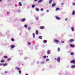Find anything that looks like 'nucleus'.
<instances>
[{
    "mask_svg": "<svg viewBox=\"0 0 75 75\" xmlns=\"http://www.w3.org/2000/svg\"><path fill=\"white\" fill-rule=\"evenodd\" d=\"M70 45L71 47H75V45Z\"/></svg>",
    "mask_w": 75,
    "mask_h": 75,
    "instance_id": "412c9836",
    "label": "nucleus"
},
{
    "mask_svg": "<svg viewBox=\"0 0 75 75\" xmlns=\"http://www.w3.org/2000/svg\"><path fill=\"white\" fill-rule=\"evenodd\" d=\"M25 18H23L21 20V21L22 22H23L24 21H25Z\"/></svg>",
    "mask_w": 75,
    "mask_h": 75,
    "instance_id": "9d476101",
    "label": "nucleus"
},
{
    "mask_svg": "<svg viewBox=\"0 0 75 75\" xmlns=\"http://www.w3.org/2000/svg\"><path fill=\"white\" fill-rule=\"evenodd\" d=\"M47 61H49V59H46Z\"/></svg>",
    "mask_w": 75,
    "mask_h": 75,
    "instance_id": "ea45409f",
    "label": "nucleus"
},
{
    "mask_svg": "<svg viewBox=\"0 0 75 75\" xmlns=\"http://www.w3.org/2000/svg\"><path fill=\"white\" fill-rule=\"evenodd\" d=\"M75 13V12L74 11H73L72 12V15H74Z\"/></svg>",
    "mask_w": 75,
    "mask_h": 75,
    "instance_id": "dca6fc26",
    "label": "nucleus"
},
{
    "mask_svg": "<svg viewBox=\"0 0 75 75\" xmlns=\"http://www.w3.org/2000/svg\"><path fill=\"white\" fill-rule=\"evenodd\" d=\"M28 30H31V27H29L28 28Z\"/></svg>",
    "mask_w": 75,
    "mask_h": 75,
    "instance_id": "c9c22d12",
    "label": "nucleus"
},
{
    "mask_svg": "<svg viewBox=\"0 0 75 75\" xmlns=\"http://www.w3.org/2000/svg\"><path fill=\"white\" fill-rule=\"evenodd\" d=\"M57 61L58 62H60V57H59L57 58Z\"/></svg>",
    "mask_w": 75,
    "mask_h": 75,
    "instance_id": "f03ea898",
    "label": "nucleus"
},
{
    "mask_svg": "<svg viewBox=\"0 0 75 75\" xmlns=\"http://www.w3.org/2000/svg\"><path fill=\"white\" fill-rule=\"evenodd\" d=\"M41 63L42 64H43V63H44V62H41Z\"/></svg>",
    "mask_w": 75,
    "mask_h": 75,
    "instance_id": "de8ad7c7",
    "label": "nucleus"
},
{
    "mask_svg": "<svg viewBox=\"0 0 75 75\" xmlns=\"http://www.w3.org/2000/svg\"><path fill=\"white\" fill-rule=\"evenodd\" d=\"M71 30H72V31H74V28L73 27L72 28Z\"/></svg>",
    "mask_w": 75,
    "mask_h": 75,
    "instance_id": "b1692460",
    "label": "nucleus"
},
{
    "mask_svg": "<svg viewBox=\"0 0 75 75\" xmlns=\"http://www.w3.org/2000/svg\"><path fill=\"white\" fill-rule=\"evenodd\" d=\"M2 65H3V64L0 63V66H2Z\"/></svg>",
    "mask_w": 75,
    "mask_h": 75,
    "instance_id": "58836bf2",
    "label": "nucleus"
},
{
    "mask_svg": "<svg viewBox=\"0 0 75 75\" xmlns=\"http://www.w3.org/2000/svg\"><path fill=\"white\" fill-rule=\"evenodd\" d=\"M4 58H8V57L7 56H4Z\"/></svg>",
    "mask_w": 75,
    "mask_h": 75,
    "instance_id": "5701e85b",
    "label": "nucleus"
},
{
    "mask_svg": "<svg viewBox=\"0 0 75 75\" xmlns=\"http://www.w3.org/2000/svg\"><path fill=\"white\" fill-rule=\"evenodd\" d=\"M4 62V60H1V62Z\"/></svg>",
    "mask_w": 75,
    "mask_h": 75,
    "instance_id": "72a5a7b5",
    "label": "nucleus"
},
{
    "mask_svg": "<svg viewBox=\"0 0 75 75\" xmlns=\"http://www.w3.org/2000/svg\"><path fill=\"white\" fill-rule=\"evenodd\" d=\"M69 41L70 42H73V41H74V39L70 40H69Z\"/></svg>",
    "mask_w": 75,
    "mask_h": 75,
    "instance_id": "20e7f679",
    "label": "nucleus"
},
{
    "mask_svg": "<svg viewBox=\"0 0 75 75\" xmlns=\"http://www.w3.org/2000/svg\"><path fill=\"white\" fill-rule=\"evenodd\" d=\"M46 12H47V13H48V12H49V10H47L46 11Z\"/></svg>",
    "mask_w": 75,
    "mask_h": 75,
    "instance_id": "c03bdc74",
    "label": "nucleus"
},
{
    "mask_svg": "<svg viewBox=\"0 0 75 75\" xmlns=\"http://www.w3.org/2000/svg\"><path fill=\"white\" fill-rule=\"evenodd\" d=\"M24 27H25V28H27V25H25Z\"/></svg>",
    "mask_w": 75,
    "mask_h": 75,
    "instance_id": "2f4dec72",
    "label": "nucleus"
},
{
    "mask_svg": "<svg viewBox=\"0 0 75 75\" xmlns=\"http://www.w3.org/2000/svg\"><path fill=\"white\" fill-rule=\"evenodd\" d=\"M11 40L12 41H14V39L13 38L11 39Z\"/></svg>",
    "mask_w": 75,
    "mask_h": 75,
    "instance_id": "c756f323",
    "label": "nucleus"
},
{
    "mask_svg": "<svg viewBox=\"0 0 75 75\" xmlns=\"http://www.w3.org/2000/svg\"><path fill=\"white\" fill-rule=\"evenodd\" d=\"M21 73V71H19V74H20Z\"/></svg>",
    "mask_w": 75,
    "mask_h": 75,
    "instance_id": "7c9ffc66",
    "label": "nucleus"
},
{
    "mask_svg": "<svg viewBox=\"0 0 75 75\" xmlns=\"http://www.w3.org/2000/svg\"><path fill=\"white\" fill-rule=\"evenodd\" d=\"M28 44L29 45H31V43H30V42H28Z\"/></svg>",
    "mask_w": 75,
    "mask_h": 75,
    "instance_id": "37998d69",
    "label": "nucleus"
},
{
    "mask_svg": "<svg viewBox=\"0 0 75 75\" xmlns=\"http://www.w3.org/2000/svg\"><path fill=\"white\" fill-rule=\"evenodd\" d=\"M33 38H35V34H34V33H33Z\"/></svg>",
    "mask_w": 75,
    "mask_h": 75,
    "instance_id": "4468645a",
    "label": "nucleus"
},
{
    "mask_svg": "<svg viewBox=\"0 0 75 75\" xmlns=\"http://www.w3.org/2000/svg\"><path fill=\"white\" fill-rule=\"evenodd\" d=\"M28 75V74H26V75Z\"/></svg>",
    "mask_w": 75,
    "mask_h": 75,
    "instance_id": "603ef678",
    "label": "nucleus"
},
{
    "mask_svg": "<svg viewBox=\"0 0 75 75\" xmlns=\"http://www.w3.org/2000/svg\"><path fill=\"white\" fill-rule=\"evenodd\" d=\"M11 48H14L15 47V45H12L11 46Z\"/></svg>",
    "mask_w": 75,
    "mask_h": 75,
    "instance_id": "39448f33",
    "label": "nucleus"
},
{
    "mask_svg": "<svg viewBox=\"0 0 75 75\" xmlns=\"http://www.w3.org/2000/svg\"><path fill=\"white\" fill-rule=\"evenodd\" d=\"M59 10V8H56V11H58V10Z\"/></svg>",
    "mask_w": 75,
    "mask_h": 75,
    "instance_id": "ddd939ff",
    "label": "nucleus"
},
{
    "mask_svg": "<svg viewBox=\"0 0 75 75\" xmlns=\"http://www.w3.org/2000/svg\"><path fill=\"white\" fill-rule=\"evenodd\" d=\"M61 42L62 43H64V41H62Z\"/></svg>",
    "mask_w": 75,
    "mask_h": 75,
    "instance_id": "e433bc0d",
    "label": "nucleus"
},
{
    "mask_svg": "<svg viewBox=\"0 0 75 75\" xmlns=\"http://www.w3.org/2000/svg\"><path fill=\"white\" fill-rule=\"evenodd\" d=\"M6 65H7V63H5L3 65V66H6Z\"/></svg>",
    "mask_w": 75,
    "mask_h": 75,
    "instance_id": "a878e982",
    "label": "nucleus"
},
{
    "mask_svg": "<svg viewBox=\"0 0 75 75\" xmlns=\"http://www.w3.org/2000/svg\"><path fill=\"white\" fill-rule=\"evenodd\" d=\"M43 57H44V58H47V56H43Z\"/></svg>",
    "mask_w": 75,
    "mask_h": 75,
    "instance_id": "4c0bfd02",
    "label": "nucleus"
},
{
    "mask_svg": "<svg viewBox=\"0 0 75 75\" xmlns=\"http://www.w3.org/2000/svg\"><path fill=\"white\" fill-rule=\"evenodd\" d=\"M7 71H5V73H7Z\"/></svg>",
    "mask_w": 75,
    "mask_h": 75,
    "instance_id": "8fccbe9b",
    "label": "nucleus"
},
{
    "mask_svg": "<svg viewBox=\"0 0 75 75\" xmlns=\"http://www.w3.org/2000/svg\"><path fill=\"white\" fill-rule=\"evenodd\" d=\"M54 41L55 42H59V41L58 40H57V39H55L54 40Z\"/></svg>",
    "mask_w": 75,
    "mask_h": 75,
    "instance_id": "423d86ee",
    "label": "nucleus"
},
{
    "mask_svg": "<svg viewBox=\"0 0 75 75\" xmlns=\"http://www.w3.org/2000/svg\"><path fill=\"white\" fill-rule=\"evenodd\" d=\"M19 6H22V4H21V2H19Z\"/></svg>",
    "mask_w": 75,
    "mask_h": 75,
    "instance_id": "2eb2a0df",
    "label": "nucleus"
},
{
    "mask_svg": "<svg viewBox=\"0 0 75 75\" xmlns=\"http://www.w3.org/2000/svg\"><path fill=\"white\" fill-rule=\"evenodd\" d=\"M70 63H72V64H75V61L74 60H73L70 61Z\"/></svg>",
    "mask_w": 75,
    "mask_h": 75,
    "instance_id": "f257e3e1",
    "label": "nucleus"
},
{
    "mask_svg": "<svg viewBox=\"0 0 75 75\" xmlns=\"http://www.w3.org/2000/svg\"><path fill=\"white\" fill-rule=\"evenodd\" d=\"M11 59V58H9L8 59H7V61H10Z\"/></svg>",
    "mask_w": 75,
    "mask_h": 75,
    "instance_id": "393cba45",
    "label": "nucleus"
},
{
    "mask_svg": "<svg viewBox=\"0 0 75 75\" xmlns=\"http://www.w3.org/2000/svg\"><path fill=\"white\" fill-rule=\"evenodd\" d=\"M35 7V5H32V7L33 8H34V7Z\"/></svg>",
    "mask_w": 75,
    "mask_h": 75,
    "instance_id": "473e14b6",
    "label": "nucleus"
},
{
    "mask_svg": "<svg viewBox=\"0 0 75 75\" xmlns=\"http://www.w3.org/2000/svg\"><path fill=\"white\" fill-rule=\"evenodd\" d=\"M38 17H36V20H38Z\"/></svg>",
    "mask_w": 75,
    "mask_h": 75,
    "instance_id": "a19ab883",
    "label": "nucleus"
},
{
    "mask_svg": "<svg viewBox=\"0 0 75 75\" xmlns=\"http://www.w3.org/2000/svg\"><path fill=\"white\" fill-rule=\"evenodd\" d=\"M74 53L73 52H71V55H74Z\"/></svg>",
    "mask_w": 75,
    "mask_h": 75,
    "instance_id": "f3484780",
    "label": "nucleus"
},
{
    "mask_svg": "<svg viewBox=\"0 0 75 75\" xmlns=\"http://www.w3.org/2000/svg\"><path fill=\"white\" fill-rule=\"evenodd\" d=\"M67 20H68V18H65L64 19V20H65V21H67Z\"/></svg>",
    "mask_w": 75,
    "mask_h": 75,
    "instance_id": "f704fd0d",
    "label": "nucleus"
},
{
    "mask_svg": "<svg viewBox=\"0 0 75 75\" xmlns=\"http://www.w3.org/2000/svg\"><path fill=\"white\" fill-rule=\"evenodd\" d=\"M35 33L36 35H38V30H36Z\"/></svg>",
    "mask_w": 75,
    "mask_h": 75,
    "instance_id": "9b49d317",
    "label": "nucleus"
},
{
    "mask_svg": "<svg viewBox=\"0 0 75 75\" xmlns=\"http://www.w3.org/2000/svg\"><path fill=\"white\" fill-rule=\"evenodd\" d=\"M72 4H73V5H75V3H73Z\"/></svg>",
    "mask_w": 75,
    "mask_h": 75,
    "instance_id": "a18cd8bd",
    "label": "nucleus"
},
{
    "mask_svg": "<svg viewBox=\"0 0 75 75\" xmlns=\"http://www.w3.org/2000/svg\"><path fill=\"white\" fill-rule=\"evenodd\" d=\"M43 8H42L41 9V11H43Z\"/></svg>",
    "mask_w": 75,
    "mask_h": 75,
    "instance_id": "79ce46f5",
    "label": "nucleus"
},
{
    "mask_svg": "<svg viewBox=\"0 0 75 75\" xmlns=\"http://www.w3.org/2000/svg\"><path fill=\"white\" fill-rule=\"evenodd\" d=\"M62 6H63V5H64V4L63 3H62Z\"/></svg>",
    "mask_w": 75,
    "mask_h": 75,
    "instance_id": "49530a36",
    "label": "nucleus"
},
{
    "mask_svg": "<svg viewBox=\"0 0 75 75\" xmlns=\"http://www.w3.org/2000/svg\"><path fill=\"white\" fill-rule=\"evenodd\" d=\"M16 69H17V70H20V68L18 67H15Z\"/></svg>",
    "mask_w": 75,
    "mask_h": 75,
    "instance_id": "6e6552de",
    "label": "nucleus"
},
{
    "mask_svg": "<svg viewBox=\"0 0 75 75\" xmlns=\"http://www.w3.org/2000/svg\"><path fill=\"white\" fill-rule=\"evenodd\" d=\"M42 1V0H40L38 1V3H40V2H41Z\"/></svg>",
    "mask_w": 75,
    "mask_h": 75,
    "instance_id": "c85d7f7f",
    "label": "nucleus"
},
{
    "mask_svg": "<svg viewBox=\"0 0 75 75\" xmlns=\"http://www.w3.org/2000/svg\"><path fill=\"white\" fill-rule=\"evenodd\" d=\"M75 67V66L74 65H73L71 66V68H74Z\"/></svg>",
    "mask_w": 75,
    "mask_h": 75,
    "instance_id": "f8f14e48",
    "label": "nucleus"
},
{
    "mask_svg": "<svg viewBox=\"0 0 75 75\" xmlns=\"http://www.w3.org/2000/svg\"><path fill=\"white\" fill-rule=\"evenodd\" d=\"M57 51H58V52H59V51H60V48L58 47L57 48Z\"/></svg>",
    "mask_w": 75,
    "mask_h": 75,
    "instance_id": "4be33fe9",
    "label": "nucleus"
},
{
    "mask_svg": "<svg viewBox=\"0 0 75 75\" xmlns=\"http://www.w3.org/2000/svg\"><path fill=\"white\" fill-rule=\"evenodd\" d=\"M52 7H54V6H55V4H52Z\"/></svg>",
    "mask_w": 75,
    "mask_h": 75,
    "instance_id": "cd10ccee",
    "label": "nucleus"
},
{
    "mask_svg": "<svg viewBox=\"0 0 75 75\" xmlns=\"http://www.w3.org/2000/svg\"><path fill=\"white\" fill-rule=\"evenodd\" d=\"M35 1H38V0H35Z\"/></svg>",
    "mask_w": 75,
    "mask_h": 75,
    "instance_id": "09e8293b",
    "label": "nucleus"
},
{
    "mask_svg": "<svg viewBox=\"0 0 75 75\" xmlns=\"http://www.w3.org/2000/svg\"><path fill=\"white\" fill-rule=\"evenodd\" d=\"M51 52H50V50H47V54H50Z\"/></svg>",
    "mask_w": 75,
    "mask_h": 75,
    "instance_id": "0eeeda50",
    "label": "nucleus"
},
{
    "mask_svg": "<svg viewBox=\"0 0 75 75\" xmlns=\"http://www.w3.org/2000/svg\"><path fill=\"white\" fill-rule=\"evenodd\" d=\"M47 41L45 40H43V42L44 43H46V42H47Z\"/></svg>",
    "mask_w": 75,
    "mask_h": 75,
    "instance_id": "aec40b11",
    "label": "nucleus"
},
{
    "mask_svg": "<svg viewBox=\"0 0 75 75\" xmlns=\"http://www.w3.org/2000/svg\"><path fill=\"white\" fill-rule=\"evenodd\" d=\"M2 0H0V2H1V1H2Z\"/></svg>",
    "mask_w": 75,
    "mask_h": 75,
    "instance_id": "3c124183",
    "label": "nucleus"
},
{
    "mask_svg": "<svg viewBox=\"0 0 75 75\" xmlns=\"http://www.w3.org/2000/svg\"><path fill=\"white\" fill-rule=\"evenodd\" d=\"M39 38H40V40L42 39V36H40L39 37Z\"/></svg>",
    "mask_w": 75,
    "mask_h": 75,
    "instance_id": "6ab92c4d",
    "label": "nucleus"
},
{
    "mask_svg": "<svg viewBox=\"0 0 75 75\" xmlns=\"http://www.w3.org/2000/svg\"><path fill=\"white\" fill-rule=\"evenodd\" d=\"M35 10L36 11H39V9L38 8H36L35 9Z\"/></svg>",
    "mask_w": 75,
    "mask_h": 75,
    "instance_id": "bb28decb",
    "label": "nucleus"
},
{
    "mask_svg": "<svg viewBox=\"0 0 75 75\" xmlns=\"http://www.w3.org/2000/svg\"><path fill=\"white\" fill-rule=\"evenodd\" d=\"M47 57H48V56Z\"/></svg>",
    "mask_w": 75,
    "mask_h": 75,
    "instance_id": "5fc2aeb1",
    "label": "nucleus"
},
{
    "mask_svg": "<svg viewBox=\"0 0 75 75\" xmlns=\"http://www.w3.org/2000/svg\"><path fill=\"white\" fill-rule=\"evenodd\" d=\"M55 18L58 20H60V18L58 16H55Z\"/></svg>",
    "mask_w": 75,
    "mask_h": 75,
    "instance_id": "7ed1b4c3",
    "label": "nucleus"
},
{
    "mask_svg": "<svg viewBox=\"0 0 75 75\" xmlns=\"http://www.w3.org/2000/svg\"><path fill=\"white\" fill-rule=\"evenodd\" d=\"M40 29H44V26H40Z\"/></svg>",
    "mask_w": 75,
    "mask_h": 75,
    "instance_id": "1a4fd4ad",
    "label": "nucleus"
},
{
    "mask_svg": "<svg viewBox=\"0 0 75 75\" xmlns=\"http://www.w3.org/2000/svg\"><path fill=\"white\" fill-rule=\"evenodd\" d=\"M55 59L56 60V59Z\"/></svg>",
    "mask_w": 75,
    "mask_h": 75,
    "instance_id": "864d4df0",
    "label": "nucleus"
},
{
    "mask_svg": "<svg viewBox=\"0 0 75 75\" xmlns=\"http://www.w3.org/2000/svg\"><path fill=\"white\" fill-rule=\"evenodd\" d=\"M52 1V0H50V1H49V4H51Z\"/></svg>",
    "mask_w": 75,
    "mask_h": 75,
    "instance_id": "a211bd4d",
    "label": "nucleus"
}]
</instances>
